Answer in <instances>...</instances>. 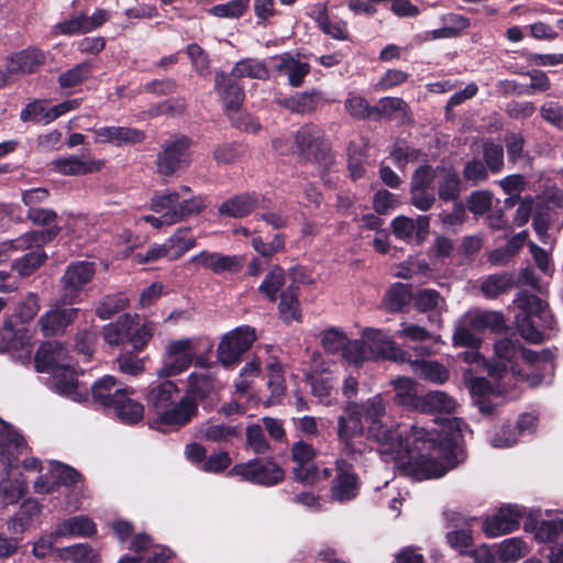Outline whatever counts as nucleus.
<instances>
[{
    "instance_id": "obj_46",
    "label": "nucleus",
    "mask_w": 563,
    "mask_h": 563,
    "mask_svg": "<svg viewBox=\"0 0 563 563\" xmlns=\"http://www.w3.org/2000/svg\"><path fill=\"white\" fill-rule=\"evenodd\" d=\"M115 389H119L115 378L111 375H106L92 385V398L104 408L111 409L114 405L113 395Z\"/></svg>"
},
{
    "instance_id": "obj_59",
    "label": "nucleus",
    "mask_w": 563,
    "mask_h": 563,
    "mask_svg": "<svg viewBox=\"0 0 563 563\" xmlns=\"http://www.w3.org/2000/svg\"><path fill=\"white\" fill-rule=\"evenodd\" d=\"M344 104L350 115L355 119H366L375 111L364 97L354 92L349 93Z\"/></svg>"
},
{
    "instance_id": "obj_62",
    "label": "nucleus",
    "mask_w": 563,
    "mask_h": 563,
    "mask_svg": "<svg viewBox=\"0 0 563 563\" xmlns=\"http://www.w3.org/2000/svg\"><path fill=\"white\" fill-rule=\"evenodd\" d=\"M154 331L155 324L153 322H145L139 327L136 317H134L133 330L130 332L129 343H131L136 351L143 350L152 339Z\"/></svg>"
},
{
    "instance_id": "obj_34",
    "label": "nucleus",
    "mask_w": 563,
    "mask_h": 563,
    "mask_svg": "<svg viewBox=\"0 0 563 563\" xmlns=\"http://www.w3.org/2000/svg\"><path fill=\"white\" fill-rule=\"evenodd\" d=\"M241 433L242 429L239 424L233 426L213 421L203 423L199 429V434L202 439L218 443L231 442L240 438Z\"/></svg>"
},
{
    "instance_id": "obj_52",
    "label": "nucleus",
    "mask_w": 563,
    "mask_h": 563,
    "mask_svg": "<svg viewBox=\"0 0 563 563\" xmlns=\"http://www.w3.org/2000/svg\"><path fill=\"white\" fill-rule=\"evenodd\" d=\"M410 299V289L404 284L396 283L387 291L385 305L389 311L399 312L409 303Z\"/></svg>"
},
{
    "instance_id": "obj_61",
    "label": "nucleus",
    "mask_w": 563,
    "mask_h": 563,
    "mask_svg": "<svg viewBox=\"0 0 563 563\" xmlns=\"http://www.w3.org/2000/svg\"><path fill=\"white\" fill-rule=\"evenodd\" d=\"M397 335L400 339H406L415 342H426L430 340L438 342L439 340V335H433L426 328L408 322H401Z\"/></svg>"
},
{
    "instance_id": "obj_47",
    "label": "nucleus",
    "mask_w": 563,
    "mask_h": 563,
    "mask_svg": "<svg viewBox=\"0 0 563 563\" xmlns=\"http://www.w3.org/2000/svg\"><path fill=\"white\" fill-rule=\"evenodd\" d=\"M9 353L22 363H30L33 352V342L27 331H16L7 345Z\"/></svg>"
},
{
    "instance_id": "obj_49",
    "label": "nucleus",
    "mask_w": 563,
    "mask_h": 563,
    "mask_svg": "<svg viewBox=\"0 0 563 563\" xmlns=\"http://www.w3.org/2000/svg\"><path fill=\"white\" fill-rule=\"evenodd\" d=\"M279 313L286 322L300 320L301 314L299 311L297 288L290 286L282 292Z\"/></svg>"
},
{
    "instance_id": "obj_8",
    "label": "nucleus",
    "mask_w": 563,
    "mask_h": 563,
    "mask_svg": "<svg viewBox=\"0 0 563 563\" xmlns=\"http://www.w3.org/2000/svg\"><path fill=\"white\" fill-rule=\"evenodd\" d=\"M475 376L472 369L463 373V382L468 389L472 401L483 415H493L497 404L495 398L507 395L515 386L508 378L493 379Z\"/></svg>"
},
{
    "instance_id": "obj_30",
    "label": "nucleus",
    "mask_w": 563,
    "mask_h": 563,
    "mask_svg": "<svg viewBox=\"0 0 563 563\" xmlns=\"http://www.w3.org/2000/svg\"><path fill=\"white\" fill-rule=\"evenodd\" d=\"M97 531L96 523L87 516H75L59 522L54 536L60 538H89Z\"/></svg>"
},
{
    "instance_id": "obj_17",
    "label": "nucleus",
    "mask_w": 563,
    "mask_h": 563,
    "mask_svg": "<svg viewBox=\"0 0 563 563\" xmlns=\"http://www.w3.org/2000/svg\"><path fill=\"white\" fill-rule=\"evenodd\" d=\"M60 300L48 311L42 314L37 321L41 332L45 336H54L65 332L78 316L79 309L64 308Z\"/></svg>"
},
{
    "instance_id": "obj_39",
    "label": "nucleus",
    "mask_w": 563,
    "mask_h": 563,
    "mask_svg": "<svg viewBox=\"0 0 563 563\" xmlns=\"http://www.w3.org/2000/svg\"><path fill=\"white\" fill-rule=\"evenodd\" d=\"M26 481L22 473L8 475L0 482V497L5 504H15L26 493Z\"/></svg>"
},
{
    "instance_id": "obj_35",
    "label": "nucleus",
    "mask_w": 563,
    "mask_h": 563,
    "mask_svg": "<svg viewBox=\"0 0 563 563\" xmlns=\"http://www.w3.org/2000/svg\"><path fill=\"white\" fill-rule=\"evenodd\" d=\"M410 365L412 372L424 380L442 385L450 378L449 369L435 361L415 360Z\"/></svg>"
},
{
    "instance_id": "obj_40",
    "label": "nucleus",
    "mask_w": 563,
    "mask_h": 563,
    "mask_svg": "<svg viewBox=\"0 0 563 563\" xmlns=\"http://www.w3.org/2000/svg\"><path fill=\"white\" fill-rule=\"evenodd\" d=\"M57 553L59 559L69 563H100L98 552L84 543L58 549Z\"/></svg>"
},
{
    "instance_id": "obj_1",
    "label": "nucleus",
    "mask_w": 563,
    "mask_h": 563,
    "mask_svg": "<svg viewBox=\"0 0 563 563\" xmlns=\"http://www.w3.org/2000/svg\"><path fill=\"white\" fill-rule=\"evenodd\" d=\"M385 415L386 401L380 394L362 402L346 401L344 415L338 418L342 455L357 460L367 452L366 435L378 444L385 462L405 467L418 481L439 478L464 460L460 440L472 431L462 419L450 418L435 432L418 423L386 427Z\"/></svg>"
},
{
    "instance_id": "obj_51",
    "label": "nucleus",
    "mask_w": 563,
    "mask_h": 563,
    "mask_svg": "<svg viewBox=\"0 0 563 563\" xmlns=\"http://www.w3.org/2000/svg\"><path fill=\"white\" fill-rule=\"evenodd\" d=\"M41 309L40 297L35 292H27L15 305L14 316L22 322L27 323L35 318Z\"/></svg>"
},
{
    "instance_id": "obj_50",
    "label": "nucleus",
    "mask_w": 563,
    "mask_h": 563,
    "mask_svg": "<svg viewBox=\"0 0 563 563\" xmlns=\"http://www.w3.org/2000/svg\"><path fill=\"white\" fill-rule=\"evenodd\" d=\"M311 391L319 401L330 405L333 399L335 379L330 375L310 376Z\"/></svg>"
},
{
    "instance_id": "obj_13",
    "label": "nucleus",
    "mask_w": 563,
    "mask_h": 563,
    "mask_svg": "<svg viewBox=\"0 0 563 563\" xmlns=\"http://www.w3.org/2000/svg\"><path fill=\"white\" fill-rule=\"evenodd\" d=\"M96 273L95 264L88 261H78L69 264L62 276L63 305H74L80 301L79 294L89 284Z\"/></svg>"
},
{
    "instance_id": "obj_18",
    "label": "nucleus",
    "mask_w": 563,
    "mask_h": 563,
    "mask_svg": "<svg viewBox=\"0 0 563 563\" xmlns=\"http://www.w3.org/2000/svg\"><path fill=\"white\" fill-rule=\"evenodd\" d=\"M58 235L57 228L27 232L14 240L0 243V263L5 262L14 252L27 251L32 245H44Z\"/></svg>"
},
{
    "instance_id": "obj_43",
    "label": "nucleus",
    "mask_w": 563,
    "mask_h": 563,
    "mask_svg": "<svg viewBox=\"0 0 563 563\" xmlns=\"http://www.w3.org/2000/svg\"><path fill=\"white\" fill-rule=\"evenodd\" d=\"M514 286V276L508 273L495 274L485 277L481 283L482 294L488 298L494 299L497 296L508 291Z\"/></svg>"
},
{
    "instance_id": "obj_33",
    "label": "nucleus",
    "mask_w": 563,
    "mask_h": 563,
    "mask_svg": "<svg viewBox=\"0 0 563 563\" xmlns=\"http://www.w3.org/2000/svg\"><path fill=\"white\" fill-rule=\"evenodd\" d=\"M456 400L442 390H433L421 396L418 410L428 413H452L456 409Z\"/></svg>"
},
{
    "instance_id": "obj_56",
    "label": "nucleus",
    "mask_w": 563,
    "mask_h": 563,
    "mask_svg": "<svg viewBox=\"0 0 563 563\" xmlns=\"http://www.w3.org/2000/svg\"><path fill=\"white\" fill-rule=\"evenodd\" d=\"M250 0H230L210 8V14L218 18L238 19L247 10Z\"/></svg>"
},
{
    "instance_id": "obj_5",
    "label": "nucleus",
    "mask_w": 563,
    "mask_h": 563,
    "mask_svg": "<svg viewBox=\"0 0 563 563\" xmlns=\"http://www.w3.org/2000/svg\"><path fill=\"white\" fill-rule=\"evenodd\" d=\"M539 355L530 350L522 349L510 339H501L495 343V357L488 365V375L492 379L508 378L517 386L519 382H527L534 386L538 382L530 379L518 368V361L523 360L529 364L538 362Z\"/></svg>"
},
{
    "instance_id": "obj_15",
    "label": "nucleus",
    "mask_w": 563,
    "mask_h": 563,
    "mask_svg": "<svg viewBox=\"0 0 563 563\" xmlns=\"http://www.w3.org/2000/svg\"><path fill=\"white\" fill-rule=\"evenodd\" d=\"M523 515V509L517 505L500 507L483 520L482 530L487 538L511 533L519 528Z\"/></svg>"
},
{
    "instance_id": "obj_57",
    "label": "nucleus",
    "mask_w": 563,
    "mask_h": 563,
    "mask_svg": "<svg viewBox=\"0 0 563 563\" xmlns=\"http://www.w3.org/2000/svg\"><path fill=\"white\" fill-rule=\"evenodd\" d=\"M295 478L305 484L312 485L320 479H325L330 476L329 468H323L319 471L317 466H314L311 462L307 464H300L294 467Z\"/></svg>"
},
{
    "instance_id": "obj_48",
    "label": "nucleus",
    "mask_w": 563,
    "mask_h": 563,
    "mask_svg": "<svg viewBox=\"0 0 563 563\" xmlns=\"http://www.w3.org/2000/svg\"><path fill=\"white\" fill-rule=\"evenodd\" d=\"M472 314H466L457 324L453 334V342L459 346L477 347L481 339L477 335L479 329H474L471 323Z\"/></svg>"
},
{
    "instance_id": "obj_53",
    "label": "nucleus",
    "mask_w": 563,
    "mask_h": 563,
    "mask_svg": "<svg viewBox=\"0 0 563 563\" xmlns=\"http://www.w3.org/2000/svg\"><path fill=\"white\" fill-rule=\"evenodd\" d=\"M415 306L422 312L431 310L441 312L445 310V300L437 290L422 289L415 297Z\"/></svg>"
},
{
    "instance_id": "obj_4",
    "label": "nucleus",
    "mask_w": 563,
    "mask_h": 563,
    "mask_svg": "<svg viewBox=\"0 0 563 563\" xmlns=\"http://www.w3.org/2000/svg\"><path fill=\"white\" fill-rule=\"evenodd\" d=\"M19 455V459L26 455ZM21 465L26 472L36 473L33 482V490L38 495H47L56 492L60 485L70 486L80 481V474L73 467L54 460L41 461L36 457L25 456L19 460L16 467ZM9 467L8 470H11ZM15 468V466L13 467Z\"/></svg>"
},
{
    "instance_id": "obj_14",
    "label": "nucleus",
    "mask_w": 563,
    "mask_h": 563,
    "mask_svg": "<svg viewBox=\"0 0 563 563\" xmlns=\"http://www.w3.org/2000/svg\"><path fill=\"white\" fill-rule=\"evenodd\" d=\"M231 473L244 481L263 486H273L284 479L282 467L268 460L255 459L247 463L236 464Z\"/></svg>"
},
{
    "instance_id": "obj_63",
    "label": "nucleus",
    "mask_w": 563,
    "mask_h": 563,
    "mask_svg": "<svg viewBox=\"0 0 563 563\" xmlns=\"http://www.w3.org/2000/svg\"><path fill=\"white\" fill-rule=\"evenodd\" d=\"M471 323L474 329L500 330L504 327L503 314L496 311H486L472 314Z\"/></svg>"
},
{
    "instance_id": "obj_12",
    "label": "nucleus",
    "mask_w": 563,
    "mask_h": 563,
    "mask_svg": "<svg viewBox=\"0 0 563 563\" xmlns=\"http://www.w3.org/2000/svg\"><path fill=\"white\" fill-rule=\"evenodd\" d=\"M255 340V330L249 325L239 327L228 332L223 335L217 349L219 363L224 367L233 365L252 346Z\"/></svg>"
},
{
    "instance_id": "obj_3",
    "label": "nucleus",
    "mask_w": 563,
    "mask_h": 563,
    "mask_svg": "<svg viewBox=\"0 0 563 563\" xmlns=\"http://www.w3.org/2000/svg\"><path fill=\"white\" fill-rule=\"evenodd\" d=\"M514 302L520 310L516 316V325L521 336L533 343L541 342L547 331L555 325L548 303L527 291L519 292Z\"/></svg>"
},
{
    "instance_id": "obj_25",
    "label": "nucleus",
    "mask_w": 563,
    "mask_h": 563,
    "mask_svg": "<svg viewBox=\"0 0 563 563\" xmlns=\"http://www.w3.org/2000/svg\"><path fill=\"white\" fill-rule=\"evenodd\" d=\"M97 143H112L117 146L135 144L144 140L142 131L126 126H102L92 130Z\"/></svg>"
},
{
    "instance_id": "obj_9",
    "label": "nucleus",
    "mask_w": 563,
    "mask_h": 563,
    "mask_svg": "<svg viewBox=\"0 0 563 563\" xmlns=\"http://www.w3.org/2000/svg\"><path fill=\"white\" fill-rule=\"evenodd\" d=\"M191 140L185 135H174L167 140L157 155V172L163 176H173L184 172L191 163Z\"/></svg>"
},
{
    "instance_id": "obj_20",
    "label": "nucleus",
    "mask_w": 563,
    "mask_h": 563,
    "mask_svg": "<svg viewBox=\"0 0 563 563\" xmlns=\"http://www.w3.org/2000/svg\"><path fill=\"white\" fill-rule=\"evenodd\" d=\"M133 394V388L124 387L115 389L113 395L114 405L111 409L115 417L125 424L137 423L144 417V406L132 397Z\"/></svg>"
},
{
    "instance_id": "obj_27",
    "label": "nucleus",
    "mask_w": 563,
    "mask_h": 563,
    "mask_svg": "<svg viewBox=\"0 0 563 563\" xmlns=\"http://www.w3.org/2000/svg\"><path fill=\"white\" fill-rule=\"evenodd\" d=\"M345 332L340 328L331 327L320 333V343L325 353L331 355H341L346 362L353 364L350 355L352 343Z\"/></svg>"
},
{
    "instance_id": "obj_60",
    "label": "nucleus",
    "mask_w": 563,
    "mask_h": 563,
    "mask_svg": "<svg viewBox=\"0 0 563 563\" xmlns=\"http://www.w3.org/2000/svg\"><path fill=\"white\" fill-rule=\"evenodd\" d=\"M128 305V299L124 295L118 294L114 296L104 297L97 307V314L103 320L111 318L114 313L123 310Z\"/></svg>"
},
{
    "instance_id": "obj_26",
    "label": "nucleus",
    "mask_w": 563,
    "mask_h": 563,
    "mask_svg": "<svg viewBox=\"0 0 563 563\" xmlns=\"http://www.w3.org/2000/svg\"><path fill=\"white\" fill-rule=\"evenodd\" d=\"M265 198L257 194H243L234 196L219 207V213L232 218H242L253 210L262 207Z\"/></svg>"
},
{
    "instance_id": "obj_32",
    "label": "nucleus",
    "mask_w": 563,
    "mask_h": 563,
    "mask_svg": "<svg viewBox=\"0 0 563 563\" xmlns=\"http://www.w3.org/2000/svg\"><path fill=\"white\" fill-rule=\"evenodd\" d=\"M395 390L394 402L408 409L418 410L421 397L417 395V383L409 377L391 380Z\"/></svg>"
},
{
    "instance_id": "obj_2",
    "label": "nucleus",
    "mask_w": 563,
    "mask_h": 563,
    "mask_svg": "<svg viewBox=\"0 0 563 563\" xmlns=\"http://www.w3.org/2000/svg\"><path fill=\"white\" fill-rule=\"evenodd\" d=\"M34 366L37 372L49 374L47 386L54 393L76 402L87 400L88 390L79 384L74 361L60 343H43L35 354Z\"/></svg>"
},
{
    "instance_id": "obj_58",
    "label": "nucleus",
    "mask_w": 563,
    "mask_h": 563,
    "mask_svg": "<svg viewBox=\"0 0 563 563\" xmlns=\"http://www.w3.org/2000/svg\"><path fill=\"white\" fill-rule=\"evenodd\" d=\"M90 74V64L81 63L60 74L58 82L63 88H73L86 80Z\"/></svg>"
},
{
    "instance_id": "obj_31",
    "label": "nucleus",
    "mask_w": 563,
    "mask_h": 563,
    "mask_svg": "<svg viewBox=\"0 0 563 563\" xmlns=\"http://www.w3.org/2000/svg\"><path fill=\"white\" fill-rule=\"evenodd\" d=\"M44 59L45 56L40 49L26 48L9 58L7 69L11 74H31L44 63Z\"/></svg>"
},
{
    "instance_id": "obj_16",
    "label": "nucleus",
    "mask_w": 563,
    "mask_h": 563,
    "mask_svg": "<svg viewBox=\"0 0 563 563\" xmlns=\"http://www.w3.org/2000/svg\"><path fill=\"white\" fill-rule=\"evenodd\" d=\"M26 450L27 444L24 438L0 419V467L16 466L19 455L24 454Z\"/></svg>"
},
{
    "instance_id": "obj_37",
    "label": "nucleus",
    "mask_w": 563,
    "mask_h": 563,
    "mask_svg": "<svg viewBox=\"0 0 563 563\" xmlns=\"http://www.w3.org/2000/svg\"><path fill=\"white\" fill-rule=\"evenodd\" d=\"M230 75L235 79L251 78L266 80L269 77V71L264 60L247 57L236 62Z\"/></svg>"
},
{
    "instance_id": "obj_7",
    "label": "nucleus",
    "mask_w": 563,
    "mask_h": 563,
    "mask_svg": "<svg viewBox=\"0 0 563 563\" xmlns=\"http://www.w3.org/2000/svg\"><path fill=\"white\" fill-rule=\"evenodd\" d=\"M150 207L152 211L166 210L167 220L176 224L202 212L206 203L201 196H191L188 186H181L179 190L155 192Z\"/></svg>"
},
{
    "instance_id": "obj_29",
    "label": "nucleus",
    "mask_w": 563,
    "mask_h": 563,
    "mask_svg": "<svg viewBox=\"0 0 563 563\" xmlns=\"http://www.w3.org/2000/svg\"><path fill=\"white\" fill-rule=\"evenodd\" d=\"M216 87L220 93L228 114L239 110L244 100V90L230 74L218 73L216 75Z\"/></svg>"
},
{
    "instance_id": "obj_42",
    "label": "nucleus",
    "mask_w": 563,
    "mask_h": 563,
    "mask_svg": "<svg viewBox=\"0 0 563 563\" xmlns=\"http://www.w3.org/2000/svg\"><path fill=\"white\" fill-rule=\"evenodd\" d=\"M214 388L213 377L203 372L195 371L187 377V394L186 396L203 399Z\"/></svg>"
},
{
    "instance_id": "obj_36",
    "label": "nucleus",
    "mask_w": 563,
    "mask_h": 563,
    "mask_svg": "<svg viewBox=\"0 0 563 563\" xmlns=\"http://www.w3.org/2000/svg\"><path fill=\"white\" fill-rule=\"evenodd\" d=\"M179 389L172 380H164L153 386L147 394V401L157 411L169 407L178 396Z\"/></svg>"
},
{
    "instance_id": "obj_45",
    "label": "nucleus",
    "mask_w": 563,
    "mask_h": 563,
    "mask_svg": "<svg viewBox=\"0 0 563 563\" xmlns=\"http://www.w3.org/2000/svg\"><path fill=\"white\" fill-rule=\"evenodd\" d=\"M528 553L527 543L520 538L501 541L497 548V556L501 563H514Z\"/></svg>"
},
{
    "instance_id": "obj_22",
    "label": "nucleus",
    "mask_w": 563,
    "mask_h": 563,
    "mask_svg": "<svg viewBox=\"0 0 563 563\" xmlns=\"http://www.w3.org/2000/svg\"><path fill=\"white\" fill-rule=\"evenodd\" d=\"M391 228L397 239L404 241L415 239L416 243L420 244L429 234L430 221L427 216H419L416 220L399 216L391 221Z\"/></svg>"
},
{
    "instance_id": "obj_23",
    "label": "nucleus",
    "mask_w": 563,
    "mask_h": 563,
    "mask_svg": "<svg viewBox=\"0 0 563 563\" xmlns=\"http://www.w3.org/2000/svg\"><path fill=\"white\" fill-rule=\"evenodd\" d=\"M358 490V483L352 465L343 459L336 461V477L332 486V498L338 501L353 499Z\"/></svg>"
},
{
    "instance_id": "obj_55",
    "label": "nucleus",
    "mask_w": 563,
    "mask_h": 563,
    "mask_svg": "<svg viewBox=\"0 0 563 563\" xmlns=\"http://www.w3.org/2000/svg\"><path fill=\"white\" fill-rule=\"evenodd\" d=\"M446 542L461 555H467L472 550L473 534L470 528L454 529L446 533Z\"/></svg>"
},
{
    "instance_id": "obj_54",
    "label": "nucleus",
    "mask_w": 563,
    "mask_h": 563,
    "mask_svg": "<svg viewBox=\"0 0 563 563\" xmlns=\"http://www.w3.org/2000/svg\"><path fill=\"white\" fill-rule=\"evenodd\" d=\"M284 283V271L276 266L267 273L258 287V291L262 292L271 301H274L277 298V294L283 287Z\"/></svg>"
},
{
    "instance_id": "obj_6",
    "label": "nucleus",
    "mask_w": 563,
    "mask_h": 563,
    "mask_svg": "<svg viewBox=\"0 0 563 563\" xmlns=\"http://www.w3.org/2000/svg\"><path fill=\"white\" fill-rule=\"evenodd\" d=\"M362 340H354L350 351L353 364L361 366L368 361L380 358L405 361L404 351L379 329L364 328L361 332Z\"/></svg>"
},
{
    "instance_id": "obj_41",
    "label": "nucleus",
    "mask_w": 563,
    "mask_h": 563,
    "mask_svg": "<svg viewBox=\"0 0 563 563\" xmlns=\"http://www.w3.org/2000/svg\"><path fill=\"white\" fill-rule=\"evenodd\" d=\"M42 246L32 245L27 249L29 252L24 256L14 262L12 267L20 276H30L44 263L46 254Z\"/></svg>"
},
{
    "instance_id": "obj_10",
    "label": "nucleus",
    "mask_w": 563,
    "mask_h": 563,
    "mask_svg": "<svg viewBox=\"0 0 563 563\" xmlns=\"http://www.w3.org/2000/svg\"><path fill=\"white\" fill-rule=\"evenodd\" d=\"M194 360L195 344L192 339L172 340L165 345L157 376L166 378L180 375L189 368Z\"/></svg>"
},
{
    "instance_id": "obj_44",
    "label": "nucleus",
    "mask_w": 563,
    "mask_h": 563,
    "mask_svg": "<svg viewBox=\"0 0 563 563\" xmlns=\"http://www.w3.org/2000/svg\"><path fill=\"white\" fill-rule=\"evenodd\" d=\"M172 260L180 258L186 252L195 247L196 239L190 235L189 228L177 229L174 234L165 242Z\"/></svg>"
},
{
    "instance_id": "obj_24",
    "label": "nucleus",
    "mask_w": 563,
    "mask_h": 563,
    "mask_svg": "<svg viewBox=\"0 0 563 563\" xmlns=\"http://www.w3.org/2000/svg\"><path fill=\"white\" fill-rule=\"evenodd\" d=\"M273 59L276 63V71L287 76L288 82L292 87L301 86L305 77L310 71L309 64L305 60H301L299 54L286 52L274 56Z\"/></svg>"
},
{
    "instance_id": "obj_64",
    "label": "nucleus",
    "mask_w": 563,
    "mask_h": 563,
    "mask_svg": "<svg viewBox=\"0 0 563 563\" xmlns=\"http://www.w3.org/2000/svg\"><path fill=\"white\" fill-rule=\"evenodd\" d=\"M563 532V518L543 520L536 529V539L539 542H550Z\"/></svg>"
},
{
    "instance_id": "obj_19",
    "label": "nucleus",
    "mask_w": 563,
    "mask_h": 563,
    "mask_svg": "<svg viewBox=\"0 0 563 563\" xmlns=\"http://www.w3.org/2000/svg\"><path fill=\"white\" fill-rule=\"evenodd\" d=\"M197 402L189 396H184L177 404L158 412L156 423L161 429L164 427L180 428L187 424L196 415Z\"/></svg>"
},
{
    "instance_id": "obj_38",
    "label": "nucleus",
    "mask_w": 563,
    "mask_h": 563,
    "mask_svg": "<svg viewBox=\"0 0 563 563\" xmlns=\"http://www.w3.org/2000/svg\"><path fill=\"white\" fill-rule=\"evenodd\" d=\"M134 317L124 314L115 322L103 328V339L109 345H121L129 342L130 332L133 330Z\"/></svg>"
},
{
    "instance_id": "obj_28",
    "label": "nucleus",
    "mask_w": 563,
    "mask_h": 563,
    "mask_svg": "<svg viewBox=\"0 0 563 563\" xmlns=\"http://www.w3.org/2000/svg\"><path fill=\"white\" fill-rule=\"evenodd\" d=\"M51 165L55 172L62 175L76 176L99 172L103 162L69 155L54 159Z\"/></svg>"
},
{
    "instance_id": "obj_21",
    "label": "nucleus",
    "mask_w": 563,
    "mask_h": 563,
    "mask_svg": "<svg viewBox=\"0 0 563 563\" xmlns=\"http://www.w3.org/2000/svg\"><path fill=\"white\" fill-rule=\"evenodd\" d=\"M190 263L220 275L223 273L239 272L243 266V258L235 255L202 251L191 256Z\"/></svg>"
},
{
    "instance_id": "obj_11",
    "label": "nucleus",
    "mask_w": 563,
    "mask_h": 563,
    "mask_svg": "<svg viewBox=\"0 0 563 563\" xmlns=\"http://www.w3.org/2000/svg\"><path fill=\"white\" fill-rule=\"evenodd\" d=\"M296 152L307 161L328 165L331 161L330 148L323 139V131L313 124L301 126L295 134Z\"/></svg>"
}]
</instances>
